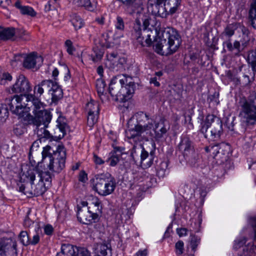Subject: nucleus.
I'll return each mask as SVG.
<instances>
[{"instance_id": "nucleus-1", "label": "nucleus", "mask_w": 256, "mask_h": 256, "mask_svg": "<svg viewBox=\"0 0 256 256\" xmlns=\"http://www.w3.org/2000/svg\"><path fill=\"white\" fill-rule=\"evenodd\" d=\"M26 102L30 104H26L23 102L22 96L18 95L6 100V102L9 106L12 113L17 115L19 118H22L28 124H33L36 126H48L52 120V116L50 112L44 109L40 100L30 94L27 96Z\"/></svg>"}, {"instance_id": "nucleus-2", "label": "nucleus", "mask_w": 256, "mask_h": 256, "mask_svg": "<svg viewBox=\"0 0 256 256\" xmlns=\"http://www.w3.org/2000/svg\"><path fill=\"white\" fill-rule=\"evenodd\" d=\"M134 84L131 76L119 74L111 80L109 92L116 101L123 102L129 99L134 93Z\"/></svg>"}, {"instance_id": "nucleus-3", "label": "nucleus", "mask_w": 256, "mask_h": 256, "mask_svg": "<svg viewBox=\"0 0 256 256\" xmlns=\"http://www.w3.org/2000/svg\"><path fill=\"white\" fill-rule=\"evenodd\" d=\"M181 44V38L174 28L165 30L162 37H159L154 44V50L158 54L168 56L175 53Z\"/></svg>"}, {"instance_id": "nucleus-4", "label": "nucleus", "mask_w": 256, "mask_h": 256, "mask_svg": "<svg viewBox=\"0 0 256 256\" xmlns=\"http://www.w3.org/2000/svg\"><path fill=\"white\" fill-rule=\"evenodd\" d=\"M82 206L78 207L77 218L82 223L88 224L96 222L98 220V213L101 212L102 206L98 198L92 199V202L88 207V202H82Z\"/></svg>"}, {"instance_id": "nucleus-5", "label": "nucleus", "mask_w": 256, "mask_h": 256, "mask_svg": "<svg viewBox=\"0 0 256 256\" xmlns=\"http://www.w3.org/2000/svg\"><path fill=\"white\" fill-rule=\"evenodd\" d=\"M36 171L34 169L28 170L24 172L20 177V180L23 182H30L31 190H28L25 184H22L19 187V190L24 194H28L29 196H38L42 195L46 190V184L42 180H39L38 183L34 184V180L36 178Z\"/></svg>"}, {"instance_id": "nucleus-6", "label": "nucleus", "mask_w": 256, "mask_h": 256, "mask_svg": "<svg viewBox=\"0 0 256 256\" xmlns=\"http://www.w3.org/2000/svg\"><path fill=\"white\" fill-rule=\"evenodd\" d=\"M134 118L136 120V124L134 128L126 130V136L128 139L135 138L140 136H145V134L150 128L153 127L154 120L144 112H140L135 114Z\"/></svg>"}, {"instance_id": "nucleus-7", "label": "nucleus", "mask_w": 256, "mask_h": 256, "mask_svg": "<svg viewBox=\"0 0 256 256\" xmlns=\"http://www.w3.org/2000/svg\"><path fill=\"white\" fill-rule=\"evenodd\" d=\"M116 186L114 178L110 174L106 173L96 176L93 188L99 195L106 196L113 192Z\"/></svg>"}, {"instance_id": "nucleus-8", "label": "nucleus", "mask_w": 256, "mask_h": 256, "mask_svg": "<svg viewBox=\"0 0 256 256\" xmlns=\"http://www.w3.org/2000/svg\"><path fill=\"white\" fill-rule=\"evenodd\" d=\"M152 5H155L158 14L161 18H166L168 14H174L180 5V0H148Z\"/></svg>"}, {"instance_id": "nucleus-9", "label": "nucleus", "mask_w": 256, "mask_h": 256, "mask_svg": "<svg viewBox=\"0 0 256 256\" xmlns=\"http://www.w3.org/2000/svg\"><path fill=\"white\" fill-rule=\"evenodd\" d=\"M211 124V136L214 140H220L222 134V124L221 120L213 114L207 116L204 124L202 126L200 130L202 133H206Z\"/></svg>"}, {"instance_id": "nucleus-10", "label": "nucleus", "mask_w": 256, "mask_h": 256, "mask_svg": "<svg viewBox=\"0 0 256 256\" xmlns=\"http://www.w3.org/2000/svg\"><path fill=\"white\" fill-rule=\"evenodd\" d=\"M50 158L48 165L50 170L55 172H60L65 167L66 158V150L64 146L58 145Z\"/></svg>"}, {"instance_id": "nucleus-11", "label": "nucleus", "mask_w": 256, "mask_h": 256, "mask_svg": "<svg viewBox=\"0 0 256 256\" xmlns=\"http://www.w3.org/2000/svg\"><path fill=\"white\" fill-rule=\"evenodd\" d=\"M240 116L247 125L256 124V96L250 102H246L243 104Z\"/></svg>"}, {"instance_id": "nucleus-12", "label": "nucleus", "mask_w": 256, "mask_h": 256, "mask_svg": "<svg viewBox=\"0 0 256 256\" xmlns=\"http://www.w3.org/2000/svg\"><path fill=\"white\" fill-rule=\"evenodd\" d=\"M179 148L182 152L188 163L192 166H194L198 162V154L189 140L187 138H183L179 145Z\"/></svg>"}, {"instance_id": "nucleus-13", "label": "nucleus", "mask_w": 256, "mask_h": 256, "mask_svg": "<svg viewBox=\"0 0 256 256\" xmlns=\"http://www.w3.org/2000/svg\"><path fill=\"white\" fill-rule=\"evenodd\" d=\"M166 120L160 118L159 122H153V127L149 130L145 134L144 137L150 138L154 139L156 141L160 140L166 134L169 128H166L165 124Z\"/></svg>"}, {"instance_id": "nucleus-14", "label": "nucleus", "mask_w": 256, "mask_h": 256, "mask_svg": "<svg viewBox=\"0 0 256 256\" xmlns=\"http://www.w3.org/2000/svg\"><path fill=\"white\" fill-rule=\"evenodd\" d=\"M11 90L14 93L24 94V96L21 94L20 96H22L23 98L24 96L26 99L28 94H26L31 91L32 87L28 80L24 75L20 74L17 78Z\"/></svg>"}, {"instance_id": "nucleus-15", "label": "nucleus", "mask_w": 256, "mask_h": 256, "mask_svg": "<svg viewBox=\"0 0 256 256\" xmlns=\"http://www.w3.org/2000/svg\"><path fill=\"white\" fill-rule=\"evenodd\" d=\"M242 31L243 36L242 40H240V42L235 40L232 44L231 42V40L229 38L223 42V46L226 48L228 51L232 52L235 49L238 51V53H239L240 52V42L243 46H246L249 41L248 31V29L244 26H242Z\"/></svg>"}, {"instance_id": "nucleus-16", "label": "nucleus", "mask_w": 256, "mask_h": 256, "mask_svg": "<svg viewBox=\"0 0 256 256\" xmlns=\"http://www.w3.org/2000/svg\"><path fill=\"white\" fill-rule=\"evenodd\" d=\"M0 256H16V244L12 240L0 239Z\"/></svg>"}, {"instance_id": "nucleus-17", "label": "nucleus", "mask_w": 256, "mask_h": 256, "mask_svg": "<svg viewBox=\"0 0 256 256\" xmlns=\"http://www.w3.org/2000/svg\"><path fill=\"white\" fill-rule=\"evenodd\" d=\"M42 58L41 56H38L36 54L32 52L25 55L23 66L26 68L32 69L36 68L37 62L42 63Z\"/></svg>"}, {"instance_id": "nucleus-18", "label": "nucleus", "mask_w": 256, "mask_h": 256, "mask_svg": "<svg viewBox=\"0 0 256 256\" xmlns=\"http://www.w3.org/2000/svg\"><path fill=\"white\" fill-rule=\"evenodd\" d=\"M134 37L137 40L138 42L142 46H146L145 43V36H143L142 30L141 28L140 22L136 20L134 25Z\"/></svg>"}, {"instance_id": "nucleus-19", "label": "nucleus", "mask_w": 256, "mask_h": 256, "mask_svg": "<svg viewBox=\"0 0 256 256\" xmlns=\"http://www.w3.org/2000/svg\"><path fill=\"white\" fill-rule=\"evenodd\" d=\"M52 84V80H46L36 84L34 88V94H32L36 98L38 99L44 92V87L50 88Z\"/></svg>"}, {"instance_id": "nucleus-20", "label": "nucleus", "mask_w": 256, "mask_h": 256, "mask_svg": "<svg viewBox=\"0 0 256 256\" xmlns=\"http://www.w3.org/2000/svg\"><path fill=\"white\" fill-rule=\"evenodd\" d=\"M49 91L51 92L52 102H56L63 96L62 89L56 82L52 80V84Z\"/></svg>"}, {"instance_id": "nucleus-21", "label": "nucleus", "mask_w": 256, "mask_h": 256, "mask_svg": "<svg viewBox=\"0 0 256 256\" xmlns=\"http://www.w3.org/2000/svg\"><path fill=\"white\" fill-rule=\"evenodd\" d=\"M140 154V162L142 161V160L147 158V157L150 156V154H148V152L146 151L142 146H140L138 148L134 146L131 152V156L135 162H136L138 160V154Z\"/></svg>"}, {"instance_id": "nucleus-22", "label": "nucleus", "mask_w": 256, "mask_h": 256, "mask_svg": "<svg viewBox=\"0 0 256 256\" xmlns=\"http://www.w3.org/2000/svg\"><path fill=\"white\" fill-rule=\"evenodd\" d=\"M146 2V0H132L127 8L130 9V14L140 12L144 9Z\"/></svg>"}, {"instance_id": "nucleus-23", "label": "nucleus", "mask_w": 256, "mask_h": 256, "mask_svg": "<svg viewBox=\"0 0 256 256\" xmlns=\"http://www.w3.org/2000/svg\"><path fill=\"white\" fill-rule=\"evenodd\" d=\"M15 6L20 10V13L24 15H27L34 17L36 15V12L30 6H22L19 0L16 1L14 4Z\"/></svg>"}, {"instance_id": "nucleus-24", "label": "nucleus", "mask_w": 256, "mask_h": 256, "mask_svg": "<svg viewBox=\"0 0 256 256\" xmlns=\"http://www.w3.org/2000/svg\"><path fill=\"white\" fill-rule=\"evenodd\" d=\"M108 62H110V68L114 70L116 68H119L120 61L122 58H118V54L115 52H111L107 54Z\"/></svg>"}, {"instance_id": "nucleus-25", "label": "nucleus", "mask_w": 256, "mask_h": 256, "mask_svg": "<svg viewBox=\"0 0 256 256\" xmlns=\"http://www.w3.org/2000/svg\"><path fill=\"white\" fill-rule=\"evenodd\" d=\"M77 247L70 244H63L61 247L62 254L65 256H76Z\"/></svg>"}, {"instance_id": "nucleus-26", "label": "nucleus", "mask_w": 256, "mask_h": 256, "mask_svg": "<svg viewBox=\"0 0 256 256\" xmlns=\"http://www.w3.org/2000/svg\"><path fill=\"white\" fill-rule=\"evenodd\" d=\"M70 21L76 30L81 28L84 24L83 20L76 14L70 15Z\"/></svg>"}, {"instance_id": "nucleus-27", "label": "nucleus", "mask_w": 256, "mask_h": 256, "mask_svg": "<svg viewBox=\"0 0 256 256\" xmlns=\"http://www.w3.org/2000/svg\"><path fill=\"white\" fill-rule=\"evenodd\" d=\"M75 5L78 6H84L90 11H94L96 6L90 2V0H72Z\"/></svg>"}, {"instance_id": "nucleus-28", "label": "nucleus", "mask_w": 256, "mask_h": 256, "mask_svg": "<svg viewBox=\"0 0 256 256\" xmlns=\"http://www.w3.org/2000/svg\"><path fill=\"white\" fill-rule=\"evenodd\" d=\"M104 55V52L98 47H94L92 49L91 54L90 55V59L94 62L100 61Z\"/></svg>"}, {"instance_id": "nucleus-29", "label": "nucleus", "mask_w": 256, "mask_h": 256, "mask_svg": "<svg viewBox=\"0 0 256 256\" xmlns=\"http://www.w3.org/2000/svg\"><path fill=\"white\" fill-rule=\"evenodd\" d=\"M47 126H48L44 125H42L41 126H36V132L38 136L40 139L42 138H49L51 137L50 132L46 129Z\"/></svg>"}, {"instance_id": "nucleus-30", "label": "nucleus", "mask_w": 256, "mask_h": 256, "mask_svg": "<svg viewBox=\"0 0 256 256\" xmlns=\"http://www.w3.org/2000/svg\"><path fill=\"white\" fill-rule=\"evenodd\" d=\"M88 114L99 113V104L96 101L91 100L86 105Z\"/></svg>"}, {"instance_id": "nucleus-31", "label": "nucleus", "mask_w": 256, "mask_h": 256, "mask_svg": "<svg viewBox=\"0 0 256 256\" xmlns=\"http://www.w3.org/2000/svg\"><path fill=\"white\" fill-rule=\"evenodd\" d=\"M15 34L14 28H2L0 40H6L11 38Z\"/></svg>"}, {"instance_id": "nucleus-32", "label": "nucleus", "mask_w": 256, "mask_h": 256, "mask_svg": "<svg viewBox=\"0 0 256 256\" xmlns=\"http://www.w3.org/2000/svg\"><path fill=\"white\" fill-rule=\"evenodd\" d=\"M57 126L62 133V137L66 134V128L67 126L66 119L63 116H59L56 120Z\"/></svg>"}, {"instance_id": "nucleus-33", "label": "nucleus", "mask_w": 256, "mask_h": 256, "mask_svg": "<svg viewBox=\"0 0 256 256\" xmlns=\"http://www.w3.org/2000/svg\"><path fill=\"white\" fill-rule=\"evenodd\" d=\"M106 84L103 80L100 78L96 80V86L97 90V92L100 96H101L104 94L106 91Z\"/></svg>"}, {"instance_id": "nucleus-34", "label": "nucleus", "mask_w": 256, "mask_h": 256, "mask_svg": "<svg viewBox=\"0 0 256 256\" xmlns=\"http://www.w3.org/2000/svg\"><path fill=\"white\" fill-rule=\"evenodd\" d=\"M154 158V151L152 150L150 153V156L147 157V158L142 160V161L140 162L142 166L144 168L150 167L153 163Z\"/></svg>"}, {"instance_id": "nucleus-35", "label": "nucleus", "mask_w": 256, "mask_h": 256, "mask_svg": "<svg viewBox=\"0 0 256 256\" xmlns=\"http://www.w3.org/2000/svg\"><path fill=\"white\" fill-rule=\"evenodd\" d=\"M142 34L145 37V43L146 46H150L152 44V38L151 36L153 34L152 30L150 29H142Z\"/></svg>"}, {"instance_id": "nucleus-36", "label": "nucleus", "mask_w": 256, "mask_h": 256, "mask_svg": "<svg viewBox=\"0 0 256 256\" xmlns=\"http://www.w3.org/2000/svg\"><path fill=\"white\" fill-rule=\"evenodd\" d=\"M56 152V150H52V148L50 146H46L43 148V150L42 152V160L44 161V160L48 157L49 158V160L52 156L53 154Z\"/></svg>"}, {"instance_id": "nucleus-37", "label": "nucleus", "mask_w": 256, "mask_h": 256, "mask_svg": "<svg viewBox=\"0 0 256 256\" xmlns=\"http://www.w3.org/2000/svg\"><path fill=\"white\" fill-rule=\"evenodd\" d=\"M99 113L88 114L87 124L92 128L97 122Z\"/></svg>"}, {"instance_id": "nucleus-38", "label": "nucleus", "mask_w": 256, "mask_h": 256, "mask_svg": "<svg viewBox=\"0 0 256 256\" xmlns=\"http://www.w3.org/2000/svg\"><path fill=\"white\" fill-rule=\"evenodd\" d=\"M96 253L98 256H106L107 254L108 246L107 244H100L97 245Z\"/></svg>"}, {"instance_id": "nucleus-39", "label": "nucleus", "mask_w": 256, "mask_h": 256, "mask_svg": "<svg viewBox=\"0 0 256 256\" xmlns=\"http://www.w3.org/2000/svg\"><path fill=\"white\" fill-rule=\"evenodd\" d=\"M236 29V24H228L225 28L224 30V34L228 38H230L234 34Z\"/></svg>"}, {"instance_id": "nucleus-40", "label": "nucleus", "mask_w": 256, "mask_h": 256, "mask_svg": "<svg viewBox=\"0 0 256 256\" xmlns=\"http://www.w3.org/2000/svg\"><path fill=\"white\" fill-rule=\"evenodd\" d=\"M190 245L194 252L196 250L198 244L200 243V238L196 236H190Z\"/></svg>"}, {"instance_id": "nucleus-41", "label": "nucleus", "mask_w": 256, "mask_h": 256, "mask_svg": "<svg viewBox=\"0 0 256 256\" xmlns=\"http://www.w3.org/2000/svg\"><path fill=\"white\" fill-rule=\"evenodd\" d=\"M58 6V0H50L45 6L44 10L46 12L56 9Z\"/></svg>"}, {"instance_id": "nucleus-42", "label": "nucleus", "mask_w": 256, "mask_h": 256, "mask_svg": "<svg viewBox=\"0 0 256 256\" xmlns=\"http://www.w3.org/2000/svg\"><path fill=\"white\" fill-rule=\"evenodd\" d=\"M20 242L24 246L30 245V238L26 231H22L19 236Z\"/></svg>"}, {"instance_id": "nucleus-43", "label": "nucleus", "mask_w": 256, "mask_h": 256, "mask_svg": "<svg viewBox=\"0 0 256 256\" xmlns=\"http://www.w3.org/2000/svg\"><path fill=\"white\" fill-rule=\"evenodd\" d=\"M38 178L39 180H42L44 182L45 181L48 182L50 184L52 180V178L49 172H42L40 174H38Z\"/></svg>"}, {"instance_id": "nucleus-44", "label": "nucleus", "mask_w": 256, "mask_h": 256, "mask_svg": "<svg viewBox=\"0 0 256 256\" xmlns=\"http://www.w3.org/2000/svg\"><path fill=\"white\" fill-rule=\"evenodd\" d=\"M64 47L66 48L67 52L70 55H72L76 50V48L73 46L72 42L70 40H68L65 42Z\"/></svg>"}, {"instance_id": "nucleus-45", "label": "nucleus", "mask_w": 256, "mask_h": 256, "mask_svg": "<svg viewBox=\"0 0 256 256\" xmlns=\"http://www.w3.org/2000/svg\"><path fill=\"white\" fill-rule=\"evenodd\" d=\"M176 254L177 256L182 255L184 252V243L182 240H178L175 244Z\"/></svg>"}, {"instance_id": "nucleus-46", "label": "nucleus", "mask_w": 256, "mask_h": 256, "mask_svg": "<svg viewBox=\"0 0 256 256\" xmlns=\"http://www.w3.org/2000/svg\"><path fill=\"white\" fill-rule=\"evenodd\" d=\"M26 54H16L13 59L12 60L11 63L12 65L13 66H16V63L18 62H22L24 60V57H25Z\"/></svg>"}, {"instance_id": "nucleus-47", "label": "nucleus", "mask_w": 256, "mask_h": 256, "mask_svg": "<svg viewBox=\"0 0 256 256\" xmlns=\"http://www.w3.org/2000/svg\"><path fill=\"white\" fill-rule=\"evenodd\" d=\"M12 80V76L6 72H4L2 74H0V84H6L8 81H11Z\"/></svg>"}, {"instance_id": "nucleus-48", "label": "nucleus", "mask_w": 256, "mask_h": 256, "mask_svg": "<svg viewBox=\"0 0 256 256\" xmlns=\"http://www.w3.org/2000/svg\"><path fill=\"white\" fill-rule=\"evenodd\" d=\"M120 160L119 156L118 154H112L110 157L106 160L109 162V164L112 166H116Z\"/></svg>"}, {"instance_id": "nucleus-49", "label": "nucleus", "mask_w": 256, "mask_h": 256, "mask_svg": "<svg viewBox=\"0 0 256 256\" xmlns=\"http://www.w3.org/2000/svg\"><path fill=\"white\" fill-rule=\"evenodd\" d=\"M249 17L251 20L256 19V2H253L250 5L249 11Z\"/></svg>"}, {"instance_id": "nucleus-50", "label": "nucleus", "mask_w": 256, "mask_h": 256, "mask_svg": "<svg viewBox=\"0 0 256 256\" xmlns=\"http://www.w3.org/2000/svg\"><path fill=\"white\" fill-rule=\"evenodd\" d=\"M115 26L117 30H123L124 28V24L123 19L119 16L116 17Z\"/></svg>"}, {"instance_id": "nucleus-51", "label": "nucleus", "mask_w": 256, "mask_h": 256, "mask_svg": "<svg viewBox=\"0 0 256 256\" xmlns=\"http://www.w3.org/2000/svg\"><path fill=\"white\" fill-rule=\"evenodd\" d=\"M76 256H90V252L84 248H78L76 250Z\"/></svg>"}, {"instance_id": "nucleus-52", "label": "nucleus", "mask_w": 256, "mask_h": 256, "mask_svg": "<svg viewBox=\"0 0 256 256\" xmlns=\"http://www.w3.org/2000/svg\"><path fill=\"white\" fill-rule=\"evenodd\" d=\"M246 242V240L244 238L236 240L234 242V247L236 249H238L242 246Z\"/></svg>"}, {"instance_id": "nucleus-53", "label": "nucleus", "mask_w": 256, "mask_h": 256, "mask_svg": "<svg viewBox=\"0 0 256 256\" xmlns=\"http://www.w3.org/2000/svg\"><path fill=\"white\" fill-rule=\"evenodd\" d=\"M40 140H37L33 142L30 148V156L32 154L33 152L37 150V148H39L40 144Z\"/></svg>"}, {"instance_id": "nucleus-54", "label": "nucleus", "mask_w": 256, "mask_h": 256, "mask_svg": "<svg viewBox=\"0 0 256 256\" xmlns=\"http://www.w3.org/2000/svg\"><path fill=\"white\" fill-rule=\"evenodd\" d=\"M256 60V50H252L248 56V62L249 63Z\"/></svg>"}, {"instance_id": "nucleus-55", "label": "nucleus", "mask_w": 256, "mask_h": 256, "mask_svg": "<svg viewBox=\"0 0 256 256\" xmlns=\"http://www.w3.org/2000/svg\"><path fill=\"white\" fill-rule=\"evenodd\" d=\"M54 229L50 224H47L44 227V232L47 235H50L53 232Z\"/></svg>"}, {"instance_id": "nucleus-56", "label": "nucleus", "mask_w": 256, "mask_h": 256, "mask_svg": "<svg viewBox=\"0 0 256 256\" xmlns=\"http://www.w3.org/2000/svg\"><path fill=\"white\" fill-rule=\"evenodd\" d=\"M102 38H104L105 40L104 42H102V46H106V48L110 47V44L108 43L109 36L108 33H104L102 34Z\"/></svg>"}, {"instance_id": "nucleus-57", "label": "nucleus", "mask_w": 256, "mask_h": 256, "mask_svg": "<svg viewBox=\"0 0 256 256\" xmlns=\"http://www.w3.org/2000/svg\"><path fill=\"white\" fill-rule=\"evenodd\" d=\"M78 180L82 182H86L88 180L87 174L84 171L80 172L79 174Z\"/></svg>"}, {"instance_id": "nucleus-58", "label": "nucleus", "mask_w": 256, "mask_h": 256, "mask_svg": "<svg viewBox=\"0 0 256 256\" xmlns=\"http://www.w3.org/2000/svg\"><path fill=\"white\" fill-rule=\"evenodd\" d=\"M39 241L40 236L38 234H36L33 236L32 240H30V244L36 245Z\"/></svg>"}, {"instance_id": "nucleus-59", "label": "nucleus", "mask_w": 256, "mask_h": 256, "mask_svg": "<svg viewBox=\"0 0 256 256\" xmlns=\"http://www.w3.org/2000/svg\"><path fill=\"white\" fill-rule=\"evenodd\" d=\"M176 231H177V234L180 237L187 235L188 230L186 228H178Z\"/></svg>"}, {"instance_id": "nucleus-60", "label": "nucleus", "mask_w": 256, "mask_h": 256, "mask_svg": "<svg viewBox=\"0 0 256 256\" xmlns=\"http://www.w3.org/2000/svg\"><path fill=\"white\" fill-rule=\"evenodd\" d=\"M94 160L97 164H102L104 163V161L96 154L94 155Z\"/></svg>"}, {"instance_id": "nucleus-61", "label": "nucleus", "mask_w": 256, "mask_h": 256, "mask_svg": "<svg viewBox=\"0 0 256 256\" xmlns=\"http://www.w3.org/2000/svg\"><path fill=\"white\" fill-rule=\"evenodd\" d=\"M34 224L33 222L31 220L28 218H25L24 220V226L26 228L30 227Z\"/></svg>"}, {"instance_id": "nucleus-62", "label": "nucleus", "mask_w": 256, "mask_h": 256, "mask_svg": "<svg viewBox=\"0 0 256 256\" xmlns=\"http://www.w3.org/2000/svg\"><path fill=\"white\" fill-rule=\"evenodd\" d=\"M150 83L152 84H154L156 86H160V82L157 80V78L156 77L152 78L150 79Z\"/></svg>"}, {"instance_id": "nucleus-63", "label": "nucleus", "mask_w": 256, "mask_h": 256, "mask_svg": "<svg viewBox=\"0 0 256 256\" xmlns=\"http://www.w3.org/2000/svg\"><path fill=\"white\" fill-rule=\"evenodd\" d=\"M136 256H147L148 251L146 250H140L136 253Z\"/></svg>"}, {"instance_id": "nucleus-64", "label": "nucleus", "mask_w": 256, "mask_h": 256, "mask_svg": "<svg viewBox=\"0 0 256 256\" xmlns=\"http://www.w3.org/2000/svg\"><path fill=\"white\" fill-rule=\"evenodd\" d=\"M10 3V0H0V6H6Z\"/></svg>"}]
</instances>
